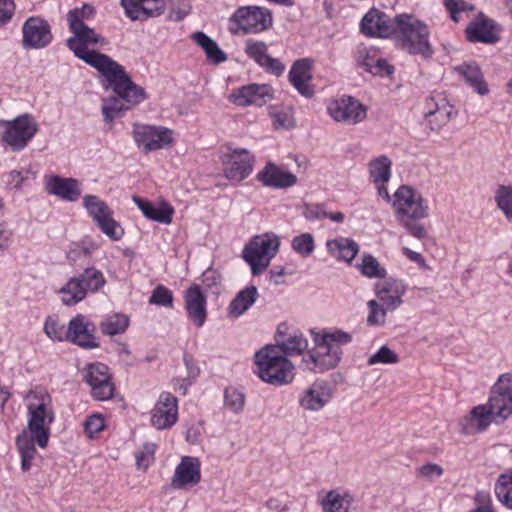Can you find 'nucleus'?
<instances>
[{
	"label": "nucleus",
	"instance_id": "1",
	"mask_svg": "<svg viewBox=\"0 0 512 512\" xmlns=\"http://www.w3.org/2000/svg\"><path fill=\"white\" fill-rule=\"evenodd\" d=\"M73 36L67 39V47L74 55L96 69L104 78L116 82L124 76L122 65L106 54L96 51V47L106 45V40L89 26L70 29Z\"/></svg>",
	"mask_w": 512,
	"mask_h": 512
},
{
	"label": "nucleus",
	"instance_id": "2",
	"mask_svg": "<svg viewBox=\"0 0 512 512\" xmlns=\"http://www.w3.org/2000/svg\"><path fill=\"white\" fill-rule=\"evenodd\" d=\"M27 409V431L31 440L40 448L48 446L51 435V425L55 421L53 400L49 392L37 386L28 391L25 396Z\"/></svg>",
	"mask_w": 512,
	"mask_h": 512
},
{
	"label": "nucleus",
	"instance_id": "3",
	"mask_svg": "<svg viewBox=\"0 0 512 512\" xmlns=\"http://www.w3.org/2000/svg\"><path fill=\"white\" fill-rule=\"evenodd\" d=\"M393 38L396 45L409 55L430 59L434 48L430 42V30L425 22L413 14L401 13L394 16Z\"/></svg>",
	"mask_w": 512,
	"mask_h": 512
},
{
	"label": "nucleus",
	"instance_id": "4",
	"mask_svg": "<svg viewBox=\"0 0 512 512\" xmlns=\"http://www.w3.org/2000/svg\"><path fill=\"white\" fill-rule=\"evenodd\" d=\"M352 341V335L342 330L324 331L314 336V348L303 358L306 368L321 373L335 368L341 361L342 346Z\"/></svg>",
	"mask_w": 512,
	"mask_h": 512
},
{
	"label": "nucleus",
	"instance_id": "5",
	"mask_svg": "<svg viewBox=\"0 0 512 512\" xmlns=\"http://www.w3.org/2000/svg\"><path fill=\"white\" fill-rule=\"evenodd\" d=\"M124 76L117 78L116 82L105 78L117 97H111L104 101L102 115L106 123H112L116 118L133 106L138 105L146 98L144 89L136 85L122 66Z\"/></svg>",
	"mask_w": 512,
	"mask_h": 512
},
{
	"label": "nucleus",
	"instance_id": "6",
	"mask_svg": "<svg viewBox=\"0 0 512 512\" xmlns=\"http://www.w3.org/2000/svg\"><path fill=\"white\" fill-rule=\"evenodd\" d=\"M255 365L257 375L266 383L283 385L294 378V366L278 346L266 345L256 352Z\"/></svg>",
	"mask_w": 512,
	"mask_h": 512
},
{
	"label": "nucleus",
	"instance_id": "7",
	"mask_svg": "<svg viewBox=\"0 0 512 512\" xmlns=\"http://www.w3.org/2000/svg\"><path fill=\"white\" fill-rule=\"evenodd\" d=\"M105 283L104 274L100 270L90 267L79 275L71 277L57 290V294L62 304L74 306L83 301L88 293L98 292Z\"/></svg>",
	"mask_w": 512,
	"mask_h": 512
},
{
	"label": "nucleus",
	"instance_id": "8",
	"mask_svg": "<svg viewBox=\"0 0 512 512\" xmlns=\"http://www.w3.org/2000/svg\"><path fill=\"white\" fill-rule=\"evenodd\" d=\"M38 132V124L28 113L12 120H0V136L3 144L13 152L24 150Z\"/></svg>",
	"mask_w": 512,
	"mask_h": 512
},
{
	"label": "nucleus",
	"instance_id": "9",
	"mask_svg": "<svg viewBox=\"0 0 512 512\" xmlns=\"http://www.w3.org/2000/svg\"><path fill=\"white\" fill-rule=\"evenodd\" d=\"M271 12L259 6H242L229 18V31L232 34H258L272 26Z\"/></svg>",
	"mask_w": 512,
	"mask_h": 512
},
{
	"label": "nucleus",
	"instance_id": "10",
	"mask_svg": "<svg viewBox=\"0 0 512 512\" xmlns=\"http://www.w3.org/2000/svg\"><path fill=\"white\" fill-rule=\"evenodd\" d=\"M280 246L279 237L265 233L252 238L243 250V258L250 265L253 275H259L269 266Z\"/></svg>",
	"mask_w": 512,
	"mask_h": 512
},
{
	"label": "nucleus",
	"instance_id": "11",
	"mask_svg": "<svg viewBox=\"0 0 512 512\" xmlns=\"http://www.w3.org/2000/svg\"><path fill=\"white\" fill-rule=\"evenodd\" d=\"M392 207L399 221L407 219H424L429 215L427 201L414 188L402 185L393 195Z\"/></svg>",
	"mask_w": 512,
	"mask_h": 512
},
{
	"label": "nucleus",
	"instance_id": "12",
	"mask_svg": "<svg viewBox=\"0 0 512 512\" xmlns=\"http://www.w3.org/2000/svg\"><path fill=\"white\" fill-rule=\"evenodd\" d=\"M133 139L144 153L170 148L174 145V131L160 125L133 124Z\"/></svg>",
	"mask_w": 512,
	"mask_h": 512
},
{
	"label": "nucleus",
	"instance_id": "13",
	"mask_svg": "<svg viewBox=\"0 0 512 512\" xmlns=\"http://www.w3.org/2000/svg\"><path fill=\"white\" fill-rule=\"evenodd\" d=\"M83 207L101 232L109 239L118 241L123 237L124 229L113 218V210L105 201L96 195L89 194L83 198Z\"/></svg>",
	"mask_w": 512,
	"mask_h": 512
},
{
	"label": "nucleus",
	"instance_id": "14",
	"mask_svg": "<svg viewBox=\"0 0 512 512\" xmlns=\"http://www.w3.org/2000/svg\"><path fill=\"white\" fill-rule=\"evenodd\" d=\"M486 404L494 414L495 424H502L512 415L511 373H504L498 377Z\"/></svg>",
	"mask_w": 512,
	"mask_h": 512
},
{
	"label": "nucleus",
	"instance_id": "15",
	"mask_svg": "<svg viewBox=\"0 0 512 512\" xmlns=\"http://www.w3.org/2000/svg\"><path fill=\"white\" fill-rule=\"evenodd\" d=\"M329 116L338 123L356 125L367 117V108L350 96L332 100L327 106Z\"/></svg>",
	"mask_w": 512,
	"mask_h": 512
},
{
	"label": "nucleus",
	"instance_id": "16",
	"mask_svg": "<svg viewBox=\"0 0 512 512\" xmlns=\"http://www.w3.org/2000/svg\"><path fill=\"white\" fill-rule=\"evenodd\" d=\"M53 40L49 23L39 17L31 16L22 26V47L24 49H43Z\"/></svg>",
	"mask_w": 512,
	"mask_h": 512
},
{
	"label": "nucleus",
	"instance_id": "17",
	"mask_svg": "<svg viewBox=\"0 0 512 512\" xmlns=\"http://www.w3.org/2000/svg\"><path fill=\"white\" fill-rule=\"evenodd\" d=\"M254 158L246 149H234L223 160L224 176L234 182L246 179L253 170Z\"/></svg>",
	"mask_w": 512,
	"mask_h": 512
},
{
	"label": "nucleus",
	"instance_id": "18",
	"mask_svg": "<svg viewBox=\"0 0 512 512\" xmlns=\"http://www.w3.org/2000/svg\"><path fill=\"white\" fill-rule=\"evenodd\" d=\"M332 396L331 385L325 380H316L301 392L298 403L305 411L317 412L330 402Z\"/></svg>",
	"mask_w": 512,
	"mask_h": 512
},
{
	"label": "nucleus",
	"instance_id": "19",
	"mask_svg": "<svg viewBox=\"0 0 512 512\" xmlns=\"http://www.w3.org/2000/svg\"><path fill=\"white\" fill-rule=\"evenodd\" d=\"M178 419L177 398L169 392L160 394L151 411V425L158 430L171 428Z\"/></svg>",
	"mask_w": 512,
	"mask_h": 512
},
{
	"label": "nucleus",
	"instance_id": "20",
	"mask_svg": "<svg viewBox=\"0 0 512 512\" xmlns=\"http://www.w3.org/2000/svg\"><path fill=\"white\" fill-rule=\"evenodd\" d=\"M85 381L91 387L92 396L105 401L113 396L114 385L110 380L108 367L102 363L90 364L86 368Z\"/></svg>",
	"mask_w": 512,
	"mask_h": 512
},
{
	"label": "nucleus",
	"instance_id": "21",
	"mask_svg": "<svg viewBox=\"0 0 512 512\" xmlns=\"http://www.w3.org/2000/svg\"><path fill=\"white\" fill-rule=\"evenodd\" d=\"M360 31L367 37L389 38L393 36L394 17L376 8L370 9L360 22Z\"/></svg>",
	"mask_w": 512,
	"mask_h": 512
},
{
	"label": "nucleus",
	"instance_id": "22",
	"mask_svg": "<svg viewBox=\"0 0 512 512\" xmlns=\"http://www.w3.org/2000/svg\"><path fill=\"white\" fill-rule=\"evenodd\" d=\"M95 326L82 314L72 318L67 327V340L85 349L98 347Z\"/></svg>",
	"mask_w": 512,
	"mask_h": 512
},
{
	"label": "nucleus",
	"instance_id": "23",
	"mask_svg": "<svg viewBox=\"0 0 512 512\" xmlns=\"http://www.w3.org/2000/svg\"><path fill=\"white\" fill-rule=\"evenodd\" d=\"M201 464L198 458L183 456L176 466L171 479L175 489H186L197 485L201 480Z\"/></svg>",
	"mask_w": 512,
	"mask_h": 512
},
{
	"label": "nucleus",
	"instance_id": "24",
	"mask_svg": "<svg viewBox=\"0 0 512 512\" xmlns=\"http://www.w3.org/2000/svg\"><path fill=\"white\" fill-rule=\"evenodd\" d=\"M184 305L188 319L202 327L207 319V300L199 285L193 284L185 291Z\"/></svg>",
	"mask_w": 512,
	"mask_h": 512
},
{
	"label": "nucleus",
	"instance_id": "25",
	"mask_svg": "<svg viewBox=\"0 0 512 512\" xmlns=\"http://www.w3.org/2000/svg\"><path fill=\"white\" fill-rule=\"evenodd\" d=\"M45 190L48 194L67 202L77 201L82 194L81 184L78 180L62 178L57 175L45 177Z\"/></svg>",
	"mask_w": 512,
	"mask_h": 512
},
{
	"label": "nucleus",
	"instance_id": "26",
	"mask_svg": "<svg viewBox=\"0 0 512 512\" xmlns=\"http://www.w3.org/2000/svg\"><path fill=\"white\" fill-rule=\"evenodd\" d=\"M271 87L265 84H250L238 88L230 95V100L238 106L264 105L271 99Z\"/></svg>",
	"mask_w": 512,
	"mask_h": 512
},
{
	"label": "nucleus",
	"instance_id": "27",
	"mask_svg": "<svg viewBox=\"0 0 512 512\" xmlns=\"http://www.w3.org/2000/svg\"><path fill=\"white\" fill-rule=\"evenodd\" d=\"M466 37L470 42L494 44L499 40L495 23L483 14L474 18L466 28Z\"/></svg>",
	"mask_w": 512,
	"mask_h": 512
},
{
	"label": "nucleus",
	"instance_id": "28",
	"mask_svg": "<svg viewBox=\"0 0 512 512\" xmlns=\"http://www.w3.org/2000/svg\"><path fill=\"white\" fill-rule=\"evenodd\" d=\"M491 423H495L494 414L487 404H481L474 407L460 425L464 434L473 435L485 431Z\"/></svg>",
	"mask_w": 512,
	"mask_h": 512
},
{
	"label": "nucleus",
	"instance_id": "29",
	"mask_svg": "<svg viewBox=\"0 0 512 512\" xmlns=\"http://www.w3.org/2000/svg\"><path fill=\"white\" fill-rule=\"evenodd\" d=\"M247 56L252 58L258 65L266 71L281 75L285 69L284 65L276 58L267 54V45L262 41L248 40L245 46Z\"/></svg>",
	"mask_w": 512,
	"mask_h": 512
},
{
	"label": "nucleus",
	"instance_id": "30",
	"mask_svg": "<svg viewBox=\"0 0 512 512\" xmlns=\"http://www.w3.org/2000/svg\"><path fill=\"white\" fill-rule=\"evenodd\" d=\"M257 180L264 186L275 189L289 188L297 183V177L295 174L284 171L271 162L266 164V166L257 174Z\"/></svg>",
	"mask_w": 512,
	"mask_h": 512
},
{
	"label": "nucleus",
	"instance_id": "31",
	"mask_svg": "<svg viewBox=\"0 0 512 512\" xmlns=\"http://www.w3.org/2000/svg\"><path fill=\"white\" fill-rule=\"evenodd\" d=\"M312 62L307 58L299 59L291 67L289 80L294 88L303 96L309 98L314 94L310 85Z\"/></svg>",
	"mask_w": 512,
	"mask_h": 512
},
{
	"label": "nucleus",
	"instance_id": "32",
	"mask_svg": "<svg viewBox=\"0 0 512 512\" xmlns=\"http://www.w3.org/2000/svg\"><path fill=\"white\" fill-rule=\"evenodd\" d=\"M326 247L332 257L347 263H351L359 253V245L353 239L345 237L328 240Z\"/></svg>",
	"mask_w": 512,
	"mask_h": 512
},
{
	"label": "nucleus",
	"instance_id": "33",
	"mask_svg": "<svg viewBox=\"0 0 512 512\" xmlns=\"http://www.w3.org/2000/svg\"><path fill=\"white\" fill-rule=\"evenodd\" d=\"M132 199L146 218L162 224H170L172 222L174 210L170 205L163 203L156 207L139 196H133Z\"/></svg>",
	"mask_w": 512,
	"mask_h": 512
},
{
	"label": "nucleus",
	"instance_id": "34",
	"mask_svg": "<svg viewBox=\"0 0 512 512\" xmlns=\"http://www.w3.org/2000/svg\"><path fill=\"white\" fill-rule=\"evenodd\" d=\"M258 296V290L253 285L242 289L230 302L228 315L232 318L240 317L254 305Z\"/></svg>",
	"mask_w": 512,
	"mask_h": 512
},
{
	"label": "nucleus",
	"instance_id": "35",
	"mask_svg": "<svg viewBox=\"0 0 512 512\" xmlns=\"http://www.w3.org/2000/svg\"><path fill=\"white\" fill-rule=\"evenodd\" d=\"M456 71L479 95L483 96L489 92L480 67L476 63H464L456 67Z\"/></svg>",
	"mask_w": 512,
	"mask_h": 512
},
{
	"label": "nucleus",
	"instance_id": "36",
	"mask_svg": "<svg viewBox=\"0 0 512 512\" xmlns=\"http://www.w3.org/2000/svg\"><path fill=\"white\" fill-rule=\"evenodd\" d=\"M353 498L350 494H341L337 490H330L319 501L323 512H349Z\"/></svg>",
	"mask_w": 512,
	"mask_h": 512
},
{
	"label": "nucleus",
	"instance_id": "37",
	"mask_svg": "<svg viewBox=\"0 0 512 512\" xmlns=\"http://www.w3.org/2000/svg\"><path fill=\"white\" fill-rule=\"evenodd\" d=\"M191 38L204 50L208 61L219 64L227 60V55L218 44L204 32L197 31L191 35Z\"/></svg>",
	"mask_w": 512,
	"mask_h": 512
},
{
	"label": "nucleus",
	"instance_id": "38",
	"mask_svg": "<svg viewBox=\"0 0 512 512\" xmlns=\"http://www.w3.org/2000/svg\"><path fill=\"white\" fill-rule=\"evenodd\" d=\"M404 293L405 288L403 285H389L377 293L378 302L383 305L387 311H393L402 304V296Z\"/></svg>",
	"mask_w": 512,
	"mask_h": 512
},
{
	"label": "nucleus",
	"instance_id": "39",
	"mask_svg": "<svg viewBox=\"0 0 512 512\" xmlns=\"http://www.w3.org/2000/svg\"><path fill=\"white\" fill-rule=\"evenodd\" d=\"M391 161L385 155H381L368 164L370 178L373 183L385 184L391 177Z\"/></svg>",
	"mask_w": 512,
	"mask_h": 512
},
{
	"label": "nucleus",
	"instance_id": "40",
	"mask_svg": "<svg viewBox=\"0 0 512 512\" xmlns=\"http://www.w3.org/2000/svg\"><path fill=\"white\" fill-rule=\"evenodd\" d=\"M494 492L498 501L512 510V470L498 476Z\"/></svg>",
	"mask_w": 512,
	"mask_h": 512
},
{
	"label": "nucleus",
	"instance_id": "41",
	"mask_svg": "<svg viewBox=\"0 0 512 512\" xmlns=\"http://www.w3.org/2000/svg\"><path fill=\"white\" fill-rule=\"evenodd\" d=\"M16 445L21 456V468L23 471H28L36 454L35 445L37 444L26 432H22L16 439Z\"/></svg>",
	"mask_w": 512,
	"mask_h": 512
},
{
	"label": "nucleus",
	"instance_id": "42",
	"mask_svg": "<svg viewBox=\"0 0 512 512\" xmlns=\"http://www.w3.org/2000/svg\"><path fill=\"white\" fill-rule=\"evenodd\" d=\"M275 346L281 349L283 355H300L308 347V341L302 333H293L284 340L278 341Z\"/></svg>",
	"mask_w": 512,
	"mask_h": 512
},
{
	"label": "nucleus",
	"instance_id": "43",
	"mask_svg": "<svg viewBox=\"0 0 512 512\" xmlns=\"http://www.w3.org/2000/svg\"><path fill=\"white\" fill-rule=\"evenodd\" d=\"M442 109L433 113H424L425 123L432 131H438L445 126L455 114L454 107L450 103H443Z\"/></svg>",
	"mask_w": 512,
	"mask_h": 512
},
{
	"label": "nucleus",
	"instance_id": "44",
	"mask_svg": "<svg viewBox=\"0 0 512 512\" xmlns=\"http://www.w3.org/2000/svg\"><path fill=\"white\" fill-rule=\"evenodd\" d=\"M129 318L124 314L107 316L100 324L101 331L110 336L124 333L128 327Z\"/></svg>",
	"mask_w": 512,
	"mask_h": 512
},
{
	"label": "nucleus",
	"instance_id": "45",
	"mask_svg": "<svg viewBox=\"0 0 512 512\" xmlns=\"http://www.w3.org/2000/svg\"><path fill=\"white\" fill-rule=\"evenodd\" d=\"M358 267L361 274L368 278H384L387 274L385 268L370 254L363 256Z\"/></svg>",
	"mask_w": 512,
	"mask_h": 512
},
{
	"label": "nucleus",
	"instance_id": "46",
	"mask_svg": "<svg viewBox=\"0 0 512 512\" xmlns=\"http://www.w3.org/2000/svg\"><path fill=\"white\" fill-rule=\"evenodd\" d=\"M94 12V8L88 4L83 5L81 8L70 10L67 14L69 29L87 26L85 21L93 18Z\"/></svg>",
	"mask_w": 512,
	"mask_h": 512
},
{
	"label": "nucleus",
	"instance_id": "47",
	"mask_svg": "<svg viewBox=\"0 0 512 512\" xmlns=\"http://www.w3.org/2000/svg\"><path fill=\"white\" fill-rule=\"evenodd\" d=\"M224 405L235 414L241 413L245 405L244 393L235 387L226 388L224 392Z\"/></svg>",
	"mask_w": 512,
	"mask_h": 512
},
{
	"label": "nucleus",
	"instance_id": "48",
	"mask_svg": "<svg viewBox=\"0 0 512 512\" xmlns=\"http://www.w3.org/2000/svg\"><path fill=\"white\" fill-rule=\"evenodd\" d=\"M292 249L301 257H309L315 250V240L311 233H302L291 241Z\"/></svg>",
	"mask_w": 512,
	"mask_h": 512
},
{
	"label": "nucleus",
	"instance_id": "49",
	"mask_svg": "<svg viewBox=\"0 0 512 512\" xmlns=\"http://www.w3.org/2000/svg\"><path fill=\"white\" fill-rule=\"evenodd\" d=\"M399 362L398 354L388 346H381L375 353L367 358V365L374 366L377 364L391 365Z\"/></svg>",
	"mask_w": 512,
	"mask_h": 512
},
{
	"label": "nucleus",
	"instance_id": "50",
	"mask_svg": "<svg viewBox=\"0 0 512 512\" xmlns=\"http://www.w3.org/2000/svg\"><path fill=\"white\" fill-rule=\"evenodd\" d=\"M45 334L54 341L67 340V328L58 318L49 316L44 324Z\"/></svg>",
	"mask_w": 512,
	"mask_h": 512
},
{
	"label": "nucleus",
	"instance_id": "51",
	"mask_svg": "<svg viewBox=\"0 0 512 512\" xmlns=\"http://www.w3.org/2000/svg\"><path fill=\"white\" fill-rule=\"evenodd\" d=\"M273 126L276 129H292L295 127V120L291 108L278 109L270 113Z\"/></svg>",
	"mask_w": 512,
	"mask_h": 512
},
{
	"label": "nucleus",
	"instance_id": "52",
	"mask_svg": "<svg viewBox=\"0 0 512 512\" xmlns=\"http://www.w3.org/2000/svg\"><path fill=\"white\" fill-rule=\"evenodd\" d=\"M497 206L506 218L512 222V188L502 186L496 193Z\"/></svg>",
	"mask_w": 512,
	"mask_h": 512
},
{
	"label": "nucleus",
	"instance_id": "53",
	"mask_svg": "<svg viewBox=\"0 0 512 512\" xmlns=\"http://www.w3.org/2000/svg\"><path fill=\"white\" fill-rule=\"evenodd\" d=\"M369 315L367 323L370 326H382L386 322L387 310L377 300H370L367 303Z\"/></svg>",
	"mask_w": 512,
	"mask_h": 512
},
{
	"label": "nucleus",
	"instance_id": "54",
	"mask_svg": "<svg viewBox=\"0 0 512 512\" xmlns=\"http://www.w3.org/2000/svg\"><path fill=\"white\" fill-rule=\"evenodd\" d=\"M354 58L360 67L369 72L372 63H374L376 59V51L364 44H360L356 47Z\"/></svg>",
	"mask_w": 512,
	"mask_h": 512
},
{
	"label": "nucleus",
	"instance_id": "55",
	"mask_svg": "<svg viewBox=\"0 0 512 512\" xmlns=\"http://www.w3.org/2000/svg\"><path fill=\"white\" fill-rule=\"evenodd\" d=\"M173 294L164 285H157L149 298L150 304L171 308L173 306Z\"/></svg>",
	"mask_w": 512,
	"mask_h": 512
},
{
	"label": "nucleus",
	"instance_id": "56",
	"mask_svg": "<svg viewBox=\"0 0 512 512\" xmlns=\"http://www.w3.org/2000/svg\"><path fill=\"white\" fill-rule=\"evenodd\" d=\"M443 4L454 22L461 20V13L474 10V6L464 0H443Z\"/></svg>",
	"mask_w": 512,
	"mask_h": 512
},
{
	"label": "nucleus",
	"instance_id": "57",
	"mask_svg": "<svg viewBox=\"0 0 512 512\" xmlns=\"http://www.w3.org/2000/svg\"><path fill=\"white\" fill-rule=\"evenodd\" d=\"M443 468L435 463L422 465L417 469V476L427 481H434L443 475Z\"/></svg>",
	"mask_w": 512,
	"mask_h": 512
},
{
	"label": "nucleus",
	"instance_id": "58",
	"mask_svg": "<svg viewBox=\"0 0 512 512\" xmlns=\"http://www.w3.org/2000/svg\"><path fill=\"white\" fill-rule=\"evenodd\" d=\"M155 445L147 443L141 452L136 453V465L139 469L146 470L154 460Z\"/></svg>",
	"mask_w": 512,
	"mask_h": 512
},
{
	"label": "nucleus",
	"instance_id": "59",
	"mask_svg": "<svg viewBox=\"0 0 512 512\" xmlns=\"http://www.w3.org/2000/svg\"><path fill=\"white\" fill-rule=\"evenodd\" d=\"M165 6L162 0H149L142 7L141 15L143 14L142 20H147L150 17H157L163 14Z\"/></svg>",
	"mask_w": 512,
	"mask_h": 512
},
{
	"label": "nucleus",
	"instance_id": "60",
	"mask_svg": "<svg viewBox=\"0 0 512 512\" xmlns=\"http://www.w3.org/2000/svg\"><path fill=\"white\" fill-rule=\"evenodd\" d=\"M104 426V419L99 414L89 416L84 422V429L89 437H94L104 429Z\"/></svg>",
	"mask_w": 512,
	"mask_h": 512
},
{
	"label": "nucleus",
	"instance_id": "61",
	"mask_svg": "<svg viewBox=\"0 0 512 512\" xmlns=\"http://www.w3.org/2000/svg\"><path fill=\"white\" fill-rule=\"evenodd\" d=\"M15 9L16 5L13 0H0V28L12 20Z\"/></svg>",
	"mask_w": 512,
	"mask_h": 512
},
{
	"label": "nucleus",
	"instance_id": "62",
	"mask_svg": "<svg viewBox=\"0 0 512 512\" xmlns=\"http://www.w3.org/2000/svg\"><path fill=\"white\" fill-rule=\"evenodd\" d=\"M303 215L307 220L315 221L325 219L327 212L320 204H306L304 207Z\"/></svg>",
	"mask_w": 512,
	"mask_h": 512
},
{
	"label": "nucleus",
	"instance_id": "63",
	"mask_svg": "<svg viewBox=\"0 0 512 512\" xmlns=\"http://www.w3.org/2000/svg\"><path fill=\"white\" fill-rule=\"evenodd\" d=\"M418 219H407L406 221H399V223L414 237L423 239L426 237V231L422 224L417 223Z\"/></svg>",
	"mask_w": 512,
	"mask_h": 512
},
{
	"label": "nucleus",
	"instance_id": "64",
	"mask_svg": "<svg viewBox=\"0 0 512 512\" xmlns=\"http://www.w3.org/2000/svg\"><path fill=\"white\" fill-rule=\"evenodd\" d=\"M369 73L379 76H389L393 73V67L385 59L377 58L372 63Z\"/></svg>",
	"mask_w": 512,
	"mask_h": 512
}]
</instances>
